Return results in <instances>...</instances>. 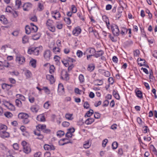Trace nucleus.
Segmentation results:
<instances>
[{
	"instance_id": "f257e3e1",
	"label": "nucleus",
	"mask_w": 157,
	"mask_h": 157,
	"mask_svg": "<svg viewBox=\"0 0 157 157\" xmlns=\"http://www.w3.org/2000/svg\"><path fill=\"white\" fill-rule=\"evenodd\" d=\"M42 49L41 46L38 47H33L29 49L28 51V53L29 54H33L37 56L39 55L40 51Z\"/></svg>"
},
{
	"instance_id": "f03ea898",
	"label": "nucleus",
	"mask_w": 157,
	"mask_h": 157,
	"mask_svg": "<svg viewBox=\"0 0 157 157\" xmlns=\"http://www.w3.org/2000/svg\"><path fill=\"white\" fill-rule=\"evenodd\" d=\"M29 117L28 115L26 113H21L18 115V117L19 119H23V122L25 124H28L29 121L28 119Z\"/></svg>"
},
{
	"instance_id": "7ed1b4c3",
	"label": "nucleus",
	"mask_w": 157,
	"mask_h": 157,
	"mask_svg": "<svg viewBox=\"0 0 157 157\" xmlns=\"http://www.w3.org/2000/svg\"><path fill=\"white\" fill-rule=\"evenodd\" d=\"M23 147V151L26 154L30 153L31 151L30 147L29 144L25 141H23L21 143Z\"/></svg>"
},
{
	"instance_id": "20e7f679",
	"label": "nucleus",
	"mask_w": 157,
	"mask_h": 157,
	"mask_svg": "<svg viewBox=\"0 0 157 157\" xmlns=\"http://www.w3.org/2000/svg\"><path fill=\"white\" fill-rule=\"evenodd\" d=\"M112 32L114 35L118 36L120 34V31L118 26L115 25H113L111 26Z\"/></svg>"
},
{
	"instance_id": "39448f33",
	"label": "nucleus",
	"mask_w": 157,
	"mask_h": 157,
	"mask_svg": "<svg viewBox=\"0 0 157 157\" xmlns=\"http://www.w3.org/2000/svg\"><path fill=\"white\" fill-rule=\"evenodd\" d=\"M51 56V52L49 50H47L44 51L43 53V56L46 60H49L50 59Z\"/></svg>"
},
{
	"instance_id": "423d86ee",
	"label": "nucleus",
	"mask_w": 157,
	"mask_h": 157,
	"mask_svg": "<svg viewBox=\"0 0 157 157\" xmlns=\"http://www.w3.org/2000/svg\"><path fill=\"white\" fill-rule=\"evenodd\" d=\"M25 58L21 55H17L16 58V61L20 64H22L25 61Z\"/></svg>"
},
{
	"instance_id": "0eeeda50",
	"label": "nucleus",
	"mask_w": 157,
	"mask_h": 157,
	"mask_svg": "<svg viewBox=\"0 0 157 157\" xmlns=\"http://www.w3.org/2000/svg\"><path fill=\"white\" fill-rule=\"evenodd\" d=\"M59 94L60 95H62L64 94V90L63 86L61 84L59 85L58 90Z\"/></svg>"
},
{
	"instance_id": "6e6552de",
	"label": "nucleus",
	"mask_w": 157,
	"mask_h": 157,
	"mask_svg": "<svg viewBox=\"0 0 157 157\" xmlns=\"http://www.w3.org/2000/svg\"><path fill=\"white\" fill-rule=\"evenodd\" d=\"M81 29L79 27H76L72 31L73 34L75 36H77L81 33Z\"/></svg>"
},
{
	"instance_id": "1a4fd4ad",
	"label": "nucleus",
	"mask_w": 157,
	"mask_h": 157,
	"mask_svg": "<svg viewBox=\"0 0 157 157\" xmlns=\"http://www.w3.org/2000/svg\"><path fill=\"white\" fill-rule=\"evenodd\" d=\"M32 5L31 3L28 2L24 4L23 6V9L24 11H28L32 8Z\"/></svg>"
},
{
	"instance_id": "9d476101",
	"label": "nucleus",
	"mask_w": 157,
	"mask_h": 157,
	"mask_svg": "<svg viewBox=\"0 0 157 157\" xmlns=\"http://www.w3.org/2000/svg\"><path fill=\"white\" fill-rule=\"evenodd\" d=\"M44 147L45 150H54L55 149V147L52 144H45Z\"/></svg>"
},
{
	"instance_id": "9b49d317",
	"label": "nucleus",
	"mask_w": 157,
	"mask_h": 157,
	"mask_svg": "<svg viewBox=\"0 0 157 157\" xmlns=\"http://www.w3.org/2000/svg\"><path fill=\"white\" fill-rule=\"evenodd\" d=\"M61 75H62V78H64L66 80L69 79L68 75L67 74L66 71L64 70H63L61 72Z\"/></svg>"
},
{
	"instance_id": "f8f14e48",
	"label": "nucleus",
	"mask_w": 157,
	"mask_h": 157,
	"mask_svg": "<svg viewBox=\"0 0 157 157\" xmlns=\"http://www.w3.org/2000/svg\"><path fill=\"white\" fill-rule=\"evenodd\" d=\"M46 78L49 80L51 83L55 82V79L54 76L52 75H47L46 76Z\"/></svg>"
},
{
	"instance_id": "ddd939ff",
	"label": "nucleus",
	"mask_w": 157,
	"mask_h": 157,
	"mask_svg": "<svg viewBox=\"0 0 157 157\" xmlns=\"http://www.w3.org/2000/svg\"><path fill=\"white\" fill-rule=\"evenodd\" d=\"M95 54L93 55L96 58H98L102 56L104 54V52L102 50H100L96 52Z\"/></svg>"
},
{
	"instance_id": "4468645a",
	"label": "nucleus",
	"mask_w": 157,
	"mask_h": 157,
	"mask_svg": "<svg viewBox=\"0 0 157 157\" xmlns=\"http://www.w3.org/2000/svg\"><path fill=\"white\" fill-rule=\"evenodd\" d=\"M36 119L39 121L42 122L44 121L45 120L44 116L42 114L36 117Z\"/></svg>"
},
{
	"instance_id": "2eb2a0df",
	"label": "nucleus",
	"mask_w": 157,
	"mask_h": 157,
	"mask_svg": "<svg viewBox=\"0 0 157 157\" xmlns=\"http://www.w3.org/2000/svg\"><path fill=\"white\" fill-rule=\"evenodd\" d=\"M94 6L96 5L93 2H91L87 4V8L89 11H90L93 9L95 7Z\"/></svg>"
},
{
	"instance_id": "dca6fc26",
	"label": "nucleus",
	"mask_w": 157,
	"mask_h": 157,
	"mask_svg": "<svg viewBox=\"0 0 157 157\" xmlns=\"http://www.w3.org/2000/svg\"><path fill=\"white\" fill-rule=\"evenodd\" d=\"M86 51L89 54H90L91 55H94L95 53L96 52L95 49L92 48H89L87 49Z\"/></svg>"
},
{
	"instance_id": "f3484780",
	"label": "nucleus",
	"mask_w": 157,
	"mask_h": 157,
	"mask_svg": "<svg viewBox=\"0 0 157 157\" xmlns=\"http://www.w3.org/2000/svg\"><path fill=\"white\" fill-rule=\"evenodd\" d=\"M94 121V119L89 118L86 120L85 121V123L87 125L90 124H92Z\"/></svg>"
},
{
	"instance_id": "a211bd4d",
	"label": "nucleus",
	"mask_w": 157,
	"mask_h": 157,
	"mask_svg": "<svg viewBox=\"0 0 157 157\" xmlns=\"http://www.w3.org/2000/svg\"><path fill=\"white\" fill-rule=\"evenodd\" d=\"M25 75L27 78H30L32 75L31 72L28 70H26L25 71Z\"/></svg>"
},
{
	"instance_id": "6ab92c4d",
	"label": "nucleus",
	"mask_w": 157,
	"mask_h": 157,
	"mask_svg": "<svg viewBox=\"0 0 157 157\" xmlns=\"http://www.w3.org/2000/svg\"><path fill=\"white\" fill-rule=\"evenodd\" d=\"M21 4V0H16L15 2V8L18 9Z\"/></svg>"
},
{
	"instance_id": "aec40b11",
	"label": "nucleus",
	"mask_w": 157,
	"mask_h": 157,
	"mask_svg": "<svg viewBox=\"0 0 157 157\" xmlns=\"http://www.w3.org/2000/svg\"><path fill=\"white\" fill-rule=\"evenodd\" d=\"M2 88L4 89L7 90H9V84L6 83H3L2 85Z\"/></svg>"
},
{
	"instance_id": "412c9836",
	"label": "nucleus",
	"mask_w": 157,
	"mask_h": 157,
	"mask_svg": "<svg viewBox=\"0 0 157 157\" xmlns=\"http://www.w3.org/2000/svg\"><path fill=\"white\" fill-rule=\"evenodd\" d=\"M25 33L27 34H29L31 31L30 27L28 25H26L25 27Z\"/></svg>"
},
{
	"instance_id": "4be33fe9",
	"label": "nucleus",
	"mask_w": 157,
	"mask_h": 157,
	"mask_svg": "<svg viewBox=\"0 0 157 157\" xmlns=\"http://www.w3.org/2000/svg\"><path fill=\"white\" fill-rule=\"evenodd\" d=\"M136 94L138 98H143L142 93L141 91L140 90H138L137 91H136Z\"/></svg>"
},
{
	"instance_id": "5701e85b",
	"label": "nucleus",
	"mask_w": 157,
	"mask_h": 157,
	"mask_svg": "<svg viewBox=\"0 0 157 157\" xmlns=\"http://www.w3.org/2000/svg\"><path fill=\"white\" fill-rule=\"evenodd\" d=\"M113 94L116 99L117 100H119L120 99V96L117 91L113 90Z\"/></svg>"
},
{
	"instance_id": "b1692460",
	"label": "nucleus",
	"mask_w": 157,
	"mask_h": 157,
	"mask_svg": "<svg viewBox=\"0 0 157 157\" xmlns=\"http://www.w3.org/2000/svg\"><path fill=\"white\" fill-rule=\"evenodd\" d=\"M72 116V114L67 113L65 115V117L68 120H71L73 119Z\"/></svg>"
},
{
	"instance_id": "393cba45",
	"label": "nucleus",
	"mask_w": 157,
	"mask_h": 157,
	"mask_svg": "<svg viewBox=\"0 0 157 157\" xmlns=\"http://www.w3.org/2000/svg\"><path fill=\"white\" fill-rule=\"evenodd\" d=\"M121 34L122 35L126 34L128 32V29L125 28H122L121 30Z\"/></svg>"
},
{
	"instance_id": "a878e982",
	"label": "nucleus",
	"mask_w": 157,
	"mask_h": 157,
	"mask_svg": "<svg viewBox=\"0 0 157 157\" xmlns=\"http://www.w3.org/2000/svg\"><path fill=\"white\" fill-rule=\"evenodd\" d=\"M15 103L17 106L19 107H21L22 106V102L19 99H16L15 100Z\"/></svg>"
},
{
	"instance_id": "bb28decb",
	"label": "nucleus",
	"mask_w": 157,
	"mask_h": 157,
	"mask_svg": "<svg viewBox=\"0 0 157 157\" xmlns=\"http://www.w3.org/2000/svg\"><path fill=\"white\" fill-rule=\"evenodd\" d=\"M22 43L24 44L28 42L29 38L28 36H24L22 39Z\"/></svg>"
},
{
	"instance_id": "cd10ccee",
	"label": "nucleus",
	"mask_w": 157,
	"mask_h": 157,
	"mask_svg": "<svg viewBox=\"0 0 157 157\" xmlns=\"http://www.w3.org/2000/svg\"><path fill=\"white\" fill-rule=\"evenodd\" d=\"M40 35L39 33H37L32 36V39L35 40H37L40 38Z\"/></svg>"
},
{
	"instance_id": "c85d7f7f",
	"label": "nucleus",
	"mask_w": 157,
	"mask_h": 157,
	"mask_svg": "<svg viewBox=\"0 0 157 157\" xmlns=\"http://www.w3.org/2000/svg\"><path fill=\"white\" fill-rule=\"evenodd\" d=\"M4 115L8 118H10L12 117L13 115L10 112H7L4 114Z\"/></svg>"
},
{
	"instance_id": "c756f323",
	"label": "nucleus",
	"mask_w": 157,
	"mask_h": 157,
	"mask_svg": "<svg viewBox=\"0 0 157 157\" xmlns=\"http://www.w3.org/2000/svg\"><path fill=\"white\" fill-rule=\"evenodd\" d=\"M37 129L38 128L43 131L44 129H46V126L45 125L39 124L37 126Z\"/></svg>"
},
{
	"instance_id": "7c9ffc66",
	"label": "nucleus",
	"mask_w": 157,
	"mask_h": 157,
	"mask_svg": "<svg viewBox=\"0 0 157 157\" xmlns=\"http://www.w3.org/2000/svg\"><path fill=\"white\" fill-rule=\"evenodd\" d=\"M16 97L20 100H21L23 101H25V98L22 95L20 94H18L16 95Z\"/></svg>"
},
{
	"instance_id": "2f4dec72",
	"label": "nucleus",
	"mask_w": 157,
	"mask_h": 157,
	"mask_svg": "<svg viewBox=\"0 0 157 157\" xmlns=\"http://www.w3.org/2000/svg\"><path fill=\"white\" fill-rule=\"evenodd\" d=\"M64 131L59 130L57 132V136H59V137H61L64 135Z\"/></svg>"
},
{
	"instance_id": "473e14b6",
	"label": "nucleus",
	"mask_w": 157,
	"mask_h": 157,
	"mask_svg": "<svg viewBox=\"0 0 157 157\" xmlns=\"http://www.w3.org/2000/svg\"><path fill=\"white\" fill-rule=\"evenodd\" d=\"M93 111L92 109H90L89 111H88L85 115V117L86 116L87 117H90L93 113Z\"/></svg>"
},
{
	"instance_id": "72a5a7b5",
	"label": "nucleus",
	"mask_w": 157,
	"mask_h": 157,
	"mask_svg": "<svg viewBox=\"0 0 157 157\" xmlns=\"http://www.w3.org/2000/svg\"><path fill=\"white\" fill-rule=\"evenodd\" d=\"M122 12V11L121 10V9H118L117 13L116 16V18H117L118 19H119L121 15Z\"/></svg>"
},
{
	"instance_id": "f704fd0d",
	"label": "nucleus",
	"mask_w": 157,
	"mask_h": 157,
	"mask_svg": "<svg viewBox=\"0 0 157 157\" xmlns=\"http://www.w3.org/2000/svg\"><path fill=\"white\" fill-rule=\"evenodd\" d=\"M53 23V21L52 20L50 19H48L46 23V25L49 27L52 26Z\"/></svg>"
},
{
	"instance_id": "c9c22d12",
	"label": "nucleus",
	"mask_w": 157,
	"mask_h": 157,
	"mask_svg": "<svg viewBox=\"0 0 157 157\" xmlns=\"http://www.w3.org/2000/svg\"><path fill=\"white\" fill-rule=\"evenodd\" d=\"M33 67L35 68L36 67V61L34 59L31 60L29 63Z\"/></svg>"
},
{
	"instance_id": "e433bc0d",
	"label": "nucleus",
	"mask_w": 157,
	"mask_h": 157,
	"mask_svg": "<svg viewBox=\"0 0 157 157\" xmlns=\"http://www.w3.org/2000/svg\"><path fill=\"white\" fill-rule=\"evenodd\" d=\"M0 20L2 21L4 24H6L8 23L6 19L4 17H0Z\"/></svg>"
},
{
	"instance_id": "4c0bfd02",
	"label": "nucleus",
	"mask_w": 157,
	"mask_h": 157,
	"mask_svg": "<svg viewBox=\"0 0 157 157\" xmlns=\"http://www.w3.org/2000/svg\"><path fill=\"white\" fill-rule=\"evenodd\" d=\"M30 28L31 31L32 32H36L38 30L37 27L35 25H33V27H31Z\"/></svg>"
},
{
	"instance_id": "58836bf2",
	"label": "nucleus",
	"mask_w": 157,
	"mask_h": 157,
	"mask_svg": "<svg viewBox=\"0 0 157 157\" xmlns=\"http://www.w3.org/2000/svg\"><path fill=\"white\" fill-rule=\"evenodd\" d=\"M42 90H44L45 93L48 94H50V90L47 87H44L42 89Z\"/></svg>"
},
{
	"instance_id": "ea45409f",
	"label": "nucleus",
	"mask_w": 157,
	"mask_h": 157,
	"mask_svg": "<svg viewBox=\"0 0 157 157\" xmlns=\"http://www.w3.org/2000/svg\"><path fill=\"white\" fill-rule=\"evenodd\" d=\"M118 145V144L117 143L116 141L113 142L112 144V148L113 149H116Z\"/></svg>"
},
{
	"instance_id": "a19ab883",
	"label": "nucleus",
	"mask_w": 157,
	"mask_h": 157,
	"mask_svg": "<svg viewBox=\"0 0 157 157\" xmlns=\"http://www.w3.org/2000/svg\"><path fill=\"white\" fill-rule=\"evenodd\" d=\"M94 68V66L93 65H90L88 66L87 69L90 71H93Z\"/></svg>"
},
{
	"instance_id": "79ce46f5",
	"label": "nucleus",
	"mask_w": 157,
	"mask_h": 157,
	"mask_svg": "<svg viewBox=\"0 0 157 157\" xmlns=\"http://www.w3.org/2000/svg\"><path fill=\"white\" fill-rule=\"evenodd\" d=\"M55 68L53 65H51L50 67L49 72L52 74L54 72Z\"/></svg>"
},
{
	"instance_id": "37998d69",
	"label": "nucleus",
	"mask_w": 157,
	"mask_h": 157,
	"mask_svg": "<svg viewBox=\"0 0 157 157\" xmlns=\"http://www.w3.org/2000/svg\"><path fill=\"white\" fill-rule=\"evenodd\" d=\"M89 141H87L85 142V143L83 145L84 147L85 148H88L90 146Z\"/></svg>"
},
{
	"instance_id": "c03bdc74",
	"label": "nucleus",
	"mask_w": 157,
	"mask_h": 157,
	"mask_svg": "<svg viewBox=\"0 0 157 157\" xmlns=\"http://www.w3.org/2000/svg\"><path fill=\"white\" fill-rule=\"evenodd\" d=\"M7 126L4 124H0V131L3 130L4 131L6 130L7 129Z\"/></svg>"
},
{
	"instance_id": "a18cd8bd",
	"label": "nucleus",
	"mask_w": 157,
	"mask_h": 157,
	"mask_svg": "<svg viewBox=\"0 0 157 157\" xmlns=\"http://www.w3.org/2000/svg\"><path fill=\"white\" fill-rule=\"evenodd\" d=\"M53 52L55 54H57L59 52L60 49L59 47H55L53 48Z\"/></svg>"
},
{
	"instance_id": "49530a36",
	"label": "nucleus",
	"mask_w": 157,
	"mask_h": 157,
	"mask_svg": "<svg viewBox=\"0 0 157 157\" xmlns=\"http://www.w3.org/2000/svg\"><path fill=\"white\" fill-rule=\"evenodd\" d=\"M79 79L81 82H84V78L83 75L82 74H80L79 76Z\"/></svg>"
},
{
	"instance_id": "de8ad7c7",
	"label": "nucleus",
	"mask_w": 157,
	"mask_h": 157,
	"mask_svg": "<svg viewBox=\"0 0 157 157\" xmlns=\"http://www.w3.org/2000/svg\"><path fill=\"white\" fill-rule=\"evenodd\" d=\"M102 73H103L104 75L106 77H108L110 75V73L108 71H105L104 70H102Z\"/></svg>"
},
{
	"instance_id": "09e8293b",
	"label": "nucleus",
	"mask_w": 157,
	"mask_h": 157,
	"mask_svg": "<svg viewBox=\"0 0 157 157\" xmlns=\"http://www.w3.org/2000/svg\"><path fill=\"white\" fill-rule=\"evenodd\" d=\"M109 37L110 39L113 42H116L117 40L116 38L113 36H111L110 34H108Z\"/></svg>"
},
{
	"instance_id": "8fccbe9b",
	"label": "nucleus",
	"mask_w": 157,
	"mask_h": 157,
	"mask_svg": "<svg viewBox=\"0 0 157 157\" xmlns=\"http://www.w3.org/2000/svg\"><path fill=\"white\" fill-rule=\"evenodd\" d=\"M71 11L73 13H75L77 12V9L75 5L71 6Z\"/></svg>"
},
{
	"instance_id": "3c124183",
	"label": "nucleus",
	"mask_w": 157,
	"mask_h": 157,
	"mask_svg": "<svg viewBox=\"0 0 157 157\" xmlns=\"http://www.w3.org/2000/svg\"><path fill=\"white\" fill-rule=\"evenodd\" d=\"M62 125L63 127H67L70 125V123L67 121H64L62 123Z\"/></svg>"
},
{
	"instance_id": "603ef678",
	"label": "nucleus",
	"mask_w": 157,
	"mask_h": 157,
	"mask_svg": "<svg viewBox=\"0 0 157 157\" xmlns=\"http://www.w3.org/2000/svg\"><path fill=\"white\" fill-rule=\"evenodd\" d=\"M50 104L49 103V101H46L44 104V107L46 109H48L49 106H50Z\"/></svg>"
},
{
	"instance_id": "864d4df0",
	"label": "nucleus",
	"mask_w": 157,
	"mask_h": 157,
	"mask_svg": "<svg viewBox=\"0 0 157 157\" xmlns=\"http://www.w3.org/2000/svg\"><path fill=\"white\" fill-rule=\"evenodd\" d=\"M62 62L65 67H67L69 66V63L66 59L62 60Z\"/></svg>"
},
{
	"instance_id": "5fc2aeb1",
	"label": "nucleus",
	"mask_w": 157,
	"mask_h": 157,
	"mask_svg": "<svg viewBox=\"0 0 157 157\" xmlns=\"http://www.w3.org/2000/svg\"><path fill=\"white\" fill-rule=\"evenodd\" d=\"M10 74L12 75L18 76L19 74V73L17 71H13L9 72Z\"/></svg>"
},
{
	"instance_id": "6e6d98bb",
	"label": "nucleus",
	"mask_w": 157,
	"mask_h": 157,
	"mask_svg": "<svg viewBox=\"0 0 157 157\" xmlns=\"http://www.w3.org/2000/svg\"><path fill=\"white\" fill-rule=\"evenodd\" d=\"M64 20L67 25H70L71 24V21L69 18H66L64 19Z\"/></svg>"
},
{
	"instance_id": "4d7b16f0",
	"label": "nucleus",
	"mask_w": 157,
	"mask_h": 157,
	"mask_svg": "<svg viewBox=\"0 0 157 157\" xmlns=\"http://www.w3.org/2000/svg\"><path fill=\"white\" fill-rule=\"evenodd\" d=\"M3 133L2 136L4 137H8L9 136V134L7 132L4 131L3 132Z\"/></svg>"
},
{
	"instance_id": "13d9d810",
	"label": "nucleus",
	"mask_w": 157,
	"mask_h": 157,
	"mask_svg": "<svg viewBox=\"0 0 157 157\" xmlns=\"http://www.w3.org/2000/svg\"><path fill=\"white\" fill-rule=\"evenodd\" d=\"M31 110L33 112H37L38 111V109L35 106H32L31 108Z\"/></svg>"
},
{
	"instance_id": "bf43d9fd",
	"label": "nucleus",
	"mask_w": 157,
	"mask_h": 157,
	"mask_svg": "<svg viewBox=\"0 0 157 157\" xmlns=\"http://www.w3.org/2000/svg\"><path fill=\"white\" fill-rule=\"evenodd\" d=\"M94 116L95 118L99 119L100 117V114L98 113L95 112Z\"/></svg>"
},
{
	"instance_id": "052dcab7",
	"label": "nucleus",
	"mask_w": 157,
	"mask_h": 157,
	"mask_svg": "<svg viewBox=\"0 0 157 157\" xmlns=\"http://www.w3.org/2000/svg\"><path fill=\"white\" fill-rule=\"evenodd\" d=\"M108 140L107 139H104L102 141V146L103 147H105L107 143Z\"/></svg>"
},
{
	"instance_id": "680f3d73",
	"label": "nucleus",
	"mask_w": 157,
	"mask_h": 157,
	"mask_svg": "<svg viewBox=\"0 0 157 157\" xmlns=\"http://www.w3.org/2000/svg\"><path fill=\"white\" fill-rule=\"evenodd\" d=\"M77 55L79 57H81L82 55V52L80 50H78L77 52Z\"/></svg>"
},
{
	"instance_id": "e2e57ef3",
	"label": "nucleus",
	"mask_w": 157,
	"mask_h": 157,
	"mask_svg": "<svg viewBox=\"0 0 157 157\" xmlns=\"http://www.w3.org/2000/svg\"><path fill=\"white\" fill-rule=\"evenodd\" d=\"M48 29L50 31L53 32H54L55 31V28L54 26H49Z\"/></svg>"
},
{
	"instance_id": "0e129e2a",
	"label": "nucleus",
	"mask_w": 157,
	"mask_h": 157,
	"mask_svg": "<svg viewBox=\"0 0 157 157\" xmlns=\"http://www.w3.org/2000/svg\"><path fill=\"white\" fill-rule=\"evenodd\" d=\"M125 43L126 45L128 46L132 44L133 43V42L131 40H128Z\"/></svg>"
},
{
	"instance_id": "69168bd1",
	"label": "nucleus",
	"mask_w": 157,
	"mask_h": 157,
	"mask_svg": "<svg viewBox=\"0 0 157 157\" xmlns=\"http://www.w3.org/2000/svg\"><path fill=\"white\" fill-rule=\"evenodd\" d=\"M53 13L57 17L59 18L60 17L61 15L59 12L56 11L55 12H53Z\"/></svg>"
},
{
	"instance_id": "338daca9",
	"label": "nucleus",
	"mask_w": 157,
	"mask_h": 157,
	"mask_svg": "<svg viewBox=\"0 0 157 157\" xmlns=\"http://www.w3.org/2000/svg\"><path fill=\"white\" fill-rule=\"evenodd\" d=\"M41 152H37L34 154V157H40L41 155Z\"/></svg>"
},
{
	"instance_id": "774afa93",
	"label": "nucleus",
	"mask_w": 157,
	"mask_h": 157,
	"mask_svg": "<svg viewBox=\"0 0 157 157\" xmlns=\"http://www.w3.org/2000/svg\"><path fill=\"white\" fill-rule=\"evenodd\" d=\"M140 53V51L138 50H136L134 52V55L135 56H137Z\"/></svg>"
}]
</instances>
